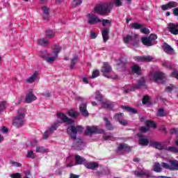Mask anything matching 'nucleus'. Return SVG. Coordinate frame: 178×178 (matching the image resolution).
<instances>
[{"label":"nucleus","instance_id":"nucleus-42","mask_svg":"<svg viewBox=\"0 0 178 178\" xmlns=\"http://www.w3.org/2000/svg\"><path fill=\"white\" fill-rule=\"evenodd\" d=\"M83 3V0H73L72 2V6L73 8H76V6H80Z\"/></svg>","mask_w":178,"mask_h":178},{"label":"nucleus","instance_id":"nucleus-41","mask_svg":"<svg viewBox=\"0 0 178 178\" xmlns=\"http://www.w3.org/2000/svg\"><path fill=\"white\" fill-rule=\"evenodd\" d=\"M132 72L136 73V74H140L141 73V68L136 65L132 67Z\"/></svg>","mask_w":178,"mask_h":178},{"label":"nucleus","instance_id":"nucleus-6","mask_svg":"<svg viewBox=\"0 0 178 178\" xmlns=\"http://www.w3.org/2000/svg\"><path fill=\"white\" fill-rule=\"evenodd\" d=\"M123 41L124 44H127L128 47L133 45V47H137L138 45V42H140V39L138 38V35L136 33L132 34L131 35H127L123 38Z\"/></svg>","mask_w":178,"mask_h":178},{"label":"nucleus","instance_id":"nucleus-51","mask_svg":"<svg viewBox=\"0 0 178 178\" xmlns=\"http://www.w3.org/2000/svg\"><path fill=\"white\" fill-rule=\"evenodd\" d=\"M142 102H143V105H145L147 104H149V97H148V96L143 97Z\"/></svg>","mask_w":178,"mask_h":178},{"label":"nucleus","instance_id":"nucleus-33","mask_svg":"<svg viewBox=\"0 0 178 178\" xmlns=\"http://www.w3.org/2000/svg\"><path fill=\"white\" fill-rule=\"evenodd\" d=\"M86 162V159H83V157L76 155L75 156V163L76 165H83Z\"/></svg>","mask_w":178,"mask_h":178},{"label":"nucleus","instance_id":"nucleus-19","mask_svg":"<svg viewBox=\"0 0 178 178\" xmlns=\"http://www.w3.org/2000/svg\"><path fill=\"white\" fill-rule=\"evenodd\" d=\"M172 8H177V2L170 1L167 4L161 6L162 10H168L169 9H172Z\"/></svg>","mask_w":178,"mask_h":178},{"label":"nucleus","instance_id":"nucleus-21","mask_svg":"<svg viewBox=\"0 0 178 178\" xmlns=\"http://www.w3.org/2000/svg\"><path fill=\"white\" fill-rule=\"evenodd\" d=\"M131 147L127 144L122 143L118 147V152H130Z\"/></svg>","mask_w":178,"mask_h":178},{"label":"nucleus","instance_id":"nucleus-11","mask_svg":"<svg viewBox=\"0 0 178 178\" xmlns=\"http://www.w3.org/2000/svg\"><path fill=\"white\" fill-rule=\"evenodd\" d=\"M104 132V131L102 129H98V127L94 126H88L86 127L85 134L86 136H92V134H102Z\"/></svg>","mask_w":178,"mask_h":178},{"label":"nucleus","instance_id":"nucleus-58","mask_svg":"<svg viewBox=\"0 0 178 178\" xmlns=\"http://www.w3.org/2000/svg\"><path fill=\"white\" fill-rule=\"evenodd\" d=\"M12 178H22V175H20L19 173H15V174H13L11 175Z\"/></svg>","mask_w":178,"mask_h":178},{"label":"nucleus","instance_id":"nucleus-56","mask_svg":"<svg viewBox=\"0 0 178 178\" xmlns=\"http://www.w3.org/2000/svg\"><path fill=\"white\" fill-rule=\"evenodd\" d=\"M149 38L150 39V41L152 42V41H155V40H156V38H158V36L155 34H151L149 36Z\"/></svg>","mask_w":178,"mask_h":178},{"label":"nucleus","instance_id":"nucleus-61","mask_svg":"<svg viewBox=\"0 0 178 178\" xmlns=\"http://www.w3.org/2000/svg\"><path fill=\"white\" fill-rule=\"evenodd\" d=\"M173 15L178 16V8H175L173 9Z\"/></svg>","mask_w":178,"mask_h":178},{"label":"nucleus","instance_id":"nucleus-12","mask_svg":"<svg viewBox=\"0 0 178 178\" xmlns=\"http://www.w3.org/2000/svg\"><path fill=\"white\" fill-rule=\"evenodd\" d=\"M135 176H137L138 177L140 178H148L151 177V173L148 170L144 169L143 168H138L135 171Z\"/></svg>","mask_w":178,"mask_h":178},{"label":"nucleus","instance_id":"nucleus-30","mask_svg":"<svg viewBox=\"0 0 178 178\" xmlns=\"http://www.w3.org/2000/svg\"><path fill=\"white\" fill-rule=\"evenodd\" d=\"M162 65L164 67L169 69V70H173V69H175V65L171 64L170 62H169L168 60H164L162 63Z\"/></svg>","mask_w":178,"mask_h":178},{"label":"nucleus","instance_id":"nucleus-17","mask_svg":"<svg viewBox=\"0 0 178 178\" xmlns=\"http://www.w3.org/2000/svg\"><path fill=\"white\" fill-rule=\"evenodd\" d=\"M79 111L82 115L85 118L88 117L90 115L88 111H87V102H82L79 106Z\"/></svg>","mask_w":178,"mask_h":178},{"label":"nucleus","instance_id":"nucleus-35","mask_svg":"<svg viewBox=\"0 0 178 178\" xmlns=\"http://www.w3.org/2000/svg\"><path fill=\"white\" fill-rule=\"evenodd\" d=\"M104 122H105L106 129H107V130H110V131L113 130V125H112V123H111V121L108 120V118H104Z\"/></svg>","mask_w":178,"mask_h":178},{"label":"nucleus","instance_id":"nucleus-1","mask_svg":"<svg viewBox=\"0 0 178 178\" xmlns=\"http://www.w3.org/2000/svg\"><path fill=\"white\" fill-rule=\"evenodd\" d=\"M57 118L60 119V122L57 121L52 124L49 129L46 130L43 134V138L44 140H47L48 137L54 133L58 129L61 123H67V124H73L74 122L72 119H69L66 115L63 113H58L57 114Z\"/></svg>","mask_w":178,"mask_h":178},{"label":"nucleus","instance_id":"nucleus-57","mask_svg":"<svg viewBox=\"0 0 178 178\" xmlns=\"http://www.w3.org/2000/svg\"><path fill=\"white\" fill-rule=\"evenodd\" d=\"M97 33L92 31H91L90 32V38H92V40H94L95 38H97Z\"/></svg>","mask_w":178,"mask_h":178},{"label":"nucleus","instance_id":"nucleus-18","mask_svg":"<svg viewBox=\"0 0 178 178\" xmlns=\"http://www.w3.org/2000/svg\"><path fill=\"white\" fill-rule=\"evenodd\" d=\"M168 29L170 33H171V34L177 35V34H178V24L170 23L168 25Z\"/></svg>","mask_w":178,"mask_h":178},{"label":"nucleus","instance_id":"nucleus-50","mask_svg":"<svg viewBox=\"0 0 178 178\" xmlns=\"http://www.w3.org/2000/svg\"><path fill=\"white\" fill-rule=\"evenodd\" d=\"M111 3H113V5H115L117 7L122 6V0H113V2H111Z\"/></svg>","mask_w":178,"mask_h":178},{"label":"nucleus","instance_id":"nucleus-37","mask_svg":"<svg viewBox=\"0 0 178 178\" xmlns=\"http://www.w3.org/2000/svg\"><path fill=\"white\" fill-rule=\"evenodd\" d=\"M6 106H8V103L5 101H3L0 103V115L6 109Z\"/></svg>","mask_w":178,"mask_h":178},{"label":"nucleus","instance_id":"nucleus-39","mask_svg":"<svg viewBox=\"0 0 178 178\" xmlns=\"http://www.w3.org/2000/svg\"><path fill=\"white\" fill-rule=\"evenodd\" d=\"M122 109H124V111H127V112H129V113H136L137 112V110L135 108L129 107V106H122Z\"/></svg>","mask_w":178,"mask_h":178},{"label":"nucleus","instance_id":"nucleus-2","mask_svg":"<svg viewBox=\"0 0 178 178\" xmlns=\"http://www.w3.org/2000/svg\"><path fill=\"white\" fill-rule=\"evenodd\" d=\"M113 8V3H106L96 6L94 8V13L102 16H108Z\"/></svg>","mask_w":178,"mask_h":178},{"label":"nucleus","instance_id":"nucleus-47","mask_svg":"<svg viewBox=\"0 0 178 178\" xmlns=\"http://www.w3.org/2000/svg\"><path fill=\"white\" fill-rule=\"evenodd\" d=\"M157 116H160L161 118H163V116H166V113H165V111L163 108L159 109L157 112Z\"/></svg>","mask_w":178,"mask_h":178},{"label":"nucleus","instance_id":"nucleus-15","mask_svg":"<svg viewBox=\"0 0 178 178\" xmlns=\"http://www.w3.org/2000/svg\"><path fill=\"white\" fill-rule=\"evenodd\" d=\"M134 59L136 62H152L154 60V57L151 56H135Z\"/></svg>","mask_w":178,"mask_h":178},{"label":"nucleus","instance_id":"nucleus-8","mask_svg":"<svg viewBox=\"0 0 178 178\" xmlns=\"http://www.w3.org/2000/svg\"><path fill=\"white\" fill-rule=\"evenodd\" d=\"M83 130H84V129L80 125H78L76 127L70 126L67 128V133L69 136H70L71 138H72V140H76L77 133H83Z\"/></svg>","mask_w":178,"mask_h":178},{"label":"nucleus","instance_id":"nucleus-9","mask_svg":"<svg viewBox=\"0 0 178 178\" xmlns=\"http://www.w3.org/2000/svg\"><path fill=\"white\" fill-rule=\"evenodd\" d=\"M161 166L168 170H178V161L170 160L169 163H161Z\"/></svg>","mask_w":178,"mask_h":178},{"label":"nucleus","instance_id":"nucleus-32","mask_svg":"<svg viewBox=\"0 0 178 178\" xmlns=\"http://www.w3.org/2000/svg\"><path fill=\"white\" fill-rule=\"evenodd\" d=\"M102 34L104 42H106V41L109 40V36L108 35V34H109V29H106L103 30L102 32Z\"/></svg>","mask_w":178,"mask_h":178},{"label":"nucleus","instance_id":"nucleus-45","mask_svg":"<svg viewBox=\"0 0 178 178\" xmlns=\"http://www.w3.org/2000/svg\"><path fill=\"white\" fill-rule=\"evenodd\" d=\"M36 152H41V153L48 152V149L44 148V147L42 146H38L36 147Z\"/></svg>","mask_w":178,"mask_h":178},{"label":"nucleus","instance_id":"nucleus-25","mask_svg":"<svg viewBox=\"0 0 178 178\" xmlns=\"http://www.w3.org/2000/svg\"><path fill=\"white\" fill-rule=\"evenodd\" d=\"M37 79H38V71H35L33 75L26 79V83H29V84H31L34 83V81H35Z\"/></svg>","mask_w":178,"mask_h":178},{"label":"nucleus","instance_id":"nucleus-63","mask_svg":"<svg viewBox=\"0 0 178 178\" xmlns=\"http://www.w3.org/2000/svg\"><path fill=\"white\" fill-rule=\"evenodd\" d=\"M79 175H76L74 174H71L70 176V178H79Z\"/></svg>","mask_w":178,"mask_h":178},{"label":"nucleus","instance_id":"nucleus-34","mask_svg":"<svg viewBox=\"0 0 178 178\" xmlns=\"http://www.w3.org/2000/svg\"><path fill=\"white\" fill-rule=\"evenodd\" d=\"M103 138L106 140L115 141V137L112 136V134L104 133L103 135Z\"/></svg>","mask_w":178,"mask_h":178},{"label":"nucleus","instance_id":"nucleus-60","mask_svg":"<svg viewBox=\"0 0 178 178\" xmlns=\"http://www.w3.org/2000/svg\"><path fill=\"white\" fill-rule=\"evenodd\" d=\"M31 145H32V147H35V145H37V140L35 139H33L31 142Z\"/></svg>","mask_w":178,"mask_h":178},{"label":"nucleus","instance_id":"nucleus-53","mask_svg":"<svg viewBox=\"0 0 178 178\" xmlns=\"http://www.w3.org/2000/svg\"><path fill=\"white\" fill-rule=\"evenodd\" d=\"M26 156L27 158H32V159H33V158H35V154H34V152L31 150L28 152V154Z\"/></svg>","mask_w":178,"mask_h":178},{"label":"nucleus","instance_id":"nucleus-59","mask_svg":"<svg viewBox=\"0 0 178 178\" xmlns=\"http://www.w3.org/2000/svg\"><path fill=\"white\" fill-rule=\"evenodd\" d=\"M170 132L171 133V134H177L178 129L173 128V129H170Z\"/></svg>","mask_w":178,"mask_h":178},{"label":"nucleus","instance_id":"nucleus-29","mask_svg":"<svg viewBox=\"0 0 178 178\" xmlns=\"http://www.w3.org/2000/svg\"><path fill=\"white\" fill-rule=\"evenodd\" d=\"M38 44L42 47H47L49 44V40L47 38H40L38 40Z\"/></svg>","mask_w":178,"mask_h":178},{"label":"nucleus","instance_id":"nucleus-26","mask_svg":"<svg viewBox=\"0 0 178 178\" xmlns=\"http://www.w3.org/2000/svg\"><path fill=\"white\" fill-rule=\"evenodd\" d=\"M42 10L44 20H49V8L47 6H43Z\"/></svg>","mask_w":178,"mask_h":178},{"label":"nucleus","instance_id":"nucleus-27","mask_svg":"<svg viewBox=\"0 0 178 178\" xmlns=\"http://www.w3.org/2000/svg\"><path fill=\"white\" fill-rule=\"evenodd\" d=\"M84 165L87 168V169H92V170H94V169H97L99 166V165L96 162H89L84 163Z\"/></svg>","mask_w":178,"mask_h":178},{"label":"nucleus","instance_id":"nucleus-48","mask_svg":"<svg viewBox=\"0 0 178 178\" xmlns=\"http://www.w3.org/2000/svg\"><path fill=\"white\" fill-rule=\"evenodd\" d=\"M76 62H77V56H74L72 59L70 67L71 69H74V65H76Z\"/></svg>","mask_w":178,"mask_h":178},{"label":"nucleus","instance_id":"nucleus-52","mask_svg":"<svg viewBox=\"0 0 178 178\" xmlns=\"http://www.w3.org/2000/svg\"><path fill=\"white\" fill-rule=\"evenodd\" d=\"M175 86L170 84V86L165 88V91H167V92H171V91L172 90H175Z\"/></svg>","mask_w":178,"mask_h":178},{"label":"nucleus","instance_id":"nucleus-23","mask_svg":"<svg viewBox=\"0 0 178 178\" xmlns=\"http://www.w3.org/2000/svg\"><path fill=\"white\" fill-rule=\"evenodd\" d=\"M102 108L105 109H112L113 108V103L108 101V100H103L101 103Z\"/></svg>","mask_w":178,"mask_h":178},{"label":"nucleus","instance_id":"nucleus-28","mask_svg":"<svg viewBox=\"0 0 178 178\" xmlns=\"http://www.w3.org/2000/svg\"><path fill=\"white\" fill-rule=\"evenodd\" d=\"M141 42H143V45H146L147 47H152V45H154V44H152V42L151 41V39H149V37L142 38Z\"/></svg>","mask_w":178,"mask_h":178},{"label":"nucleus","instance_id":"nucleus-62","mask_svg":"<svg viewBox=\"0 0 178 178\" xmlns=\"http://www.w3.org/2000/svg\"><path fill=\"white\" fill-rule=\"evenodd\" d=\"M44 97H46V98H49L51 97V94L49 93V92H46L42 94Z\"/></svg>","mask_w":178,"mask_h":178},{"label":"nucleus","instance_id":"nucleus-40","mask_svg":"<svg viewBox=\"0 0 178 178\" xmlns=\"http://www.w3.org/2000/svg\"><path fill=\"white\" fill-rule=\"evenodd\" d=\"M131 29H134V30H140L142 29L143 25L140 24H138L137 22L131 24Z\"/></svg>","mask_w":178,"mask_h":178},{"label":"nucleus","instance_id":"nucleus-4","mask_svg":"<svg viewBox=\"0 0 178 178\" xmlns=\"http://www.w3.org/2000/svg\"><path fill=\"white\" fill-rule=\"evenodd\" d=\"M101 72L103 73V76L107 79H113V80H116L118 79V75L113 72L112 67H111L108 63H104Z\"/></svg>","mask_w":178,"mask_h":178},{"label":"nucleus","instance_id":"nucleus-16","mask_svg":"<svg viewBox=\"0 0 178 178\" xmlns=\"http://www.w3.org/2000/svg\"><path fill=\"white\" fill-rule=\"evenodd\" d=\"M35 100H37V97L33 94V91L29 90V92L26 95L25 102L26 104H31V102Z\"/></svg>","mask_w":178,"mask_h":178},{"label":"nucleus","instance_id":"nucleus-3","mask_svg":"<svg viewBox=\"0 0 178 178\" xmlns=\"http://www.w3.org/2000/svg\"><path fill=\"white\" fill-rule=\"evenodd\" d=\"M53 49L54 51L52 53L42 55V58H44L47 63H54L58 59V55H59L62 48H60V46L56 44L54 46Z\"/></svg>","mask_w":178,"mask_h":178},{"label":"nucleus","instance_id":"nucleus-5","mask_svg":"<svg viewBox=\"0 0 178 178\" xmlns=\"http://www.w3.org/2000/svg\"><path fill=\"white\" fill-rule=\"evenodd\" d=\"M24 116H26V109L19 108L16 118L13 120V126H15V127H22L24 124Z\"/></svg>","mask_w":178,"mask_h":178},{"label":"nucleus","instance_id":"nucleus-7","mask_svg":"<svg viewBox=\"0 0 178 178\" xmlns=\"http://www.w3.org/2000/svg\"><path fill=\"white\" fill-rule=\"evenodd\" d=\"M149 76L151 80H153L158 84H163L166 81V75L163 72H151Z\"/></svg>","mask_w":178,"mask_h":178},{"label":"nucleus","instance_id":"nucleus-46","mask_svg":"<svg viewBox=\"0 0 178 178\" xmlns=\"http://www.w3.org/2000/svg\"><path fill=\"white\" fill-rule=\"evenodd\" d=\"M101 23H102V25L104 27H106V26H111L112 21L109 19H102Z\"/></svg>","mask_w":178,"mask_h":178},{"label":"nucleus","instance_id":"nucleus-44","mask_svg":"<svg viewBox=\"0 0 178 178\" xmlns=\"http://www.w3.org/2000/svg\"><path fill=\"white\" fill-rule=\"evenodd\" d=\"M68 114L69 116H70L71 118H77V116H79V113H77L76 111H75L74 110H70L68 111Z\"/></svg>","mask_w":178,"mask_h":178},{"label":"nucleus","instance_id":"nucleus-20","mask_svg":"<svg viewBox=\"0 0 178 178\" xmlns=\"http://www.w3.org/2000/svg\"><path fill=\"white\" fill-rule=\"evenodd\" d=\"M123 113L115 114L114 115V119L115 120H118L120 124H122V126H126V124H127V121L123 119Z\"/></svg>","mask_w":178,"mask_h":178},{"label":"nucleus","instance_id":"nucleus-24","mask_svg":"<svg viewBox=\"0 0 178 178\" xmlns=\"http://www.w3.org/2000/svg\"><path fill=\"white\" fill-rule=\"evenodd\" d=\"M149 145L150 147H153V148H156V149H166V147L162 145V143L159 142H150Z\"/></svg>","mask_w":178,"mask_h":178},{"label":"nucleus","instance_id":"nucleus-43","mask_svg":"<svg viewBox=\"0 0 178 178\" xmlns=\"http://www.w3.org/2000/svg\"><path fill=\"white\" fill-rule=\"evenodd\" d=\"M95 99L97 101H99V102H100V104L104 101L103 99H102V95H101L99 91L96 92Z\"/></svg>","mask_w":178,"mask_h":178},{"label":"nucleus","instance_id":"nucleus-13","mask_svg":"<svg viewBox=\"0 0 178 178\" xmlns=\"http://www.w3.org/2000/svg\"><path fill=\"white\" fill-rule=\"evenodd\" d=\"M149 127H153V129H156V124L152 121H147L146 123V127H141L139 130L142 133H147L149 130Z\"/></svg>","mask_w":178,"mask_h":178},{"label":"nucleus","instance_id":"nucleus-64","mask_svg":"<svg viewBox=\"0 0 178 178\" xmlns=\"http://www.w3.org/2000/svg\"><path fill=\"white\" fill-rule=\"evenodd\" d=\"M1 131L3 133H8V128H6V127H3L1 129Z\"/></svg>","mask_w":178,"mask_h":178},{"label":"nucleus","instance_id":"nucleus-22","mask_svg":"<svg viewBox=\"0 0 178 178\" xmlns=\"http://www.w3.org/2000/svg\"><path fill=\"white\" fill-rule=\"evenodd\" d=\"M138 137L139 138V144L140 145L147 146L149 144V140L143 136L142 134H138Z\"/></svg>","mask_w":178,"mask_h":178},{"label":"nucleus","instance_id":"nucleus-31","mask_svg":"<svg viewBox=\"0 0 178 178\" xmlns=\"http://www.w3.org/2000/svg\"><path fill=\"white\" fill-rule=\"evenodd\" d=\"M153 170L156 172V173H161V172H162V164L161 165L159 163H154Z\"/></svg>","mask_w":178,"mask_h":178},{"label":"nucleus","instance_id":"nucleus-55","mask_svg":"<svg viewBox=\"0 0 178 178\" xmlns=\"http://www.w3.org/2000/svg\"><path fill=\"white\" fill-rule=\"evenodd\" d=\"M140 32L143 33V34H149V29L147 28H142L140 29Z\"/></svg>","mask_w":178,"mask_h":178},{"label":"nucleus","instance_id":"nucleus-14","mask_svg":"<svg viewBox=\"0 0 178 178\" xmlns=\"http://www.w3.org/2000/svg\"><path fill=\"white\" fill-rule=\"evenodd\" d=\"M145 86V79L141 78L138 83V85L135 86L134 88L131 89H127L124 91L126 94L129 92L130 91H134V90H137V88H141V87H144Z\"/></svg>","mask_w":178,"mask_h":178},{"label":"nucleus","instance_id":"nucleus-36","mask_svg":"<svg viewBox=\"0 0 178 178\" xmlns=\"http://www.w3.org/2000/svg\"><path fill=\"white\" fill-rule=\"evenodd\" d=\"M163 50L164 52H166V54H173V49L172 47H170V45L166 43L163 46Z\"/></svg>","mask_w":178,"mask_h":178},{"label":"nucleus","instance_id":"nucleus-54","mask_svg":"<svg viewBox=\"0 0 178 178\" xmlns=\"http://www.w3.org/2000/svg\"><path fill=\"white\" fill-rule=\"evenodd\" d=\"M11 165L15 168H21L22 163H17L16 161H11Z\"/></svg>","mask_w":178,"mask_h":178},{"label":"nucleus","instance_id":"nucleus-38","mask_svg":"<svg viewBox=\"0 0 178 178\" xmlns=\"http://www.w3.org/2000/svg\"><path fill=\"white\" fill-rule=\"evenodd\" d=\"M46 37L47 38H54L55 37V32L50 29L46 31Z\"/></svg>","mask_w":178,"mask_h":178},{"label":"nucleus","instance_id":"nucleus-49","mask_svg":"<svg viewBox=\"0 0 178 178\" xmlns=\"http://www.w3.org/2000/svg\"><path fill=\"white\" fill-rule=\"evenodd\" d=\"M99 76V70H96L92 72V76L90 77V79H96V77H98Z\"/></svg>","mask_w":178,"mask_h":178},{"label":"nucleus","instance_id":"nucleus-10","mask_svg":"<svg viewBox=\"0 0 178 178\" xmlns=\"http://www.w3.org/2000/svg\"><path fill=\"white\" fill-rule=\"evenodd\" d=\"M87 17L88 24H90V26H94V24H98V23H101V22H102V19H100L99 17L92 13H88L87 15Z\"/></svg>","mask_w":178,"mask_h":178}]
</instances>
